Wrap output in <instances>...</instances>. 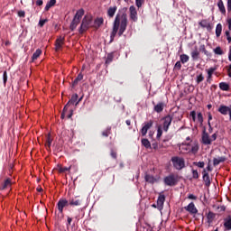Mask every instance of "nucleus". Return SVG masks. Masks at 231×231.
Segmentation results:
<instances>
[{
    "instance_id": "0e129e2a",
    "label": "nucleus",
    "mask_w": 231,
    "mask_h": 231,
    "mask_svg": "<svg viewBox=\"0 0 231 231\" xmlns=\"http://www.w3.org/2000/svg\"><path fill=\"white\" fill-rule=\"evenodd\" d=\"M66 111H68V108L65 109L63 108V113L61 114V118H64L65 115H66Z\"/></svg>"
},
{
    "instance_id": "79ce46f5",
    "label": "nucleus",
    "mask_w": 231,
    "mask_h": 231,
    "mask_svg": "<svg viewBox=\"0 0 231 231\" xmlns=\"http://www.w3.org/2000/svg\"><path fill=\"white\" fill-rule=\"evenodd\" d=\"M192 177L194 180H198L199 178V174L198 173V171L192 170Z\"/></svg>"
},
{
    "instance_id": "393cba45",
    "label": "nucleus",
    "mask_w": 231,
    "mask_h": 231,
    "mask_svg": "<svg viewBox=\"0 0 231 231\" xmlns=\"http://www.w3.org/2000/svg\"><path fill=\"white\" fill-rule=\"evenodd\" d=\"M56 3H57V0L49 1L45 6V12H48V10H50V8H51L52 6H55Z\"/></svg>"
},
{
    "instance_id": "2eb2a0df",
    "label": "nucleus",
    "mask_w": 231,
    "mask_h": 231,
    "mask_svg": "<svg viewBox=\"0 0 231 231\" xmlns=\"http://www.w3.org/2000/svg\"><path fill=\"white\" fill-rule=\"evenodd\" d=\"M199 26H201V28H207V30L208 32H210V30H212V24H210V23H208V21H207V20L200 21Z\"/></svg>"
},
{
    "instance_id": "6ab92c4d",
    "label": "nucleus",
    "mask_w": 231,
    "mask_h": 231,
    "mask_svg": "<svg viewBox=\"0 0 231 231\" xmlns=\"http://www.w3.org/2000/svg\"><path fill=\"white\" fill-rule=\"evenodd\" d=\"M116 10H118V7L116 5L109 7L107 10V15L108 17H115V14H116Z\"/></svg>"
},
{
    "instance_id": "cd10ccee",
    "label": "nucleus",
    "mask_w": 231,
    "mask_h": 231,
    "mask_svg": "<svg viewBox=\"0 0 231 231\" xmlns=\"http://www.w3.org/2000/svg\"><path fill=\"white\" fill-rule=\"evenodd\" d=\"M219 88L222 89V91H228V89H230V86L226 82L220 83Z\"/></svg>"
},
{
    "instance_id": "58836bf2",
    "label": "nucleus",
    "mask_w": 231,
    "mask_h": 231,
    "mask_svg": "<svg viewBox=\"0 0 231 231\" xmlns=\"http://www.w3.org/2000/svg\"><path fill=\"white\" fill-rule=\"evenodd\" d=\"M203 80H205V77H203V74H199V76H197V84L203 82Z\"/></svg>"
},
{
    "instance_id": "423d86ee",
    "label": "nucleus",
    "mask_w": 231,
    "mask_h": 231,
    "mask_svg": "<svg viewBox=\"0 0 231 231\" xmlns=\"http://www.w3.org/2000/svg\"><path fill=\"white\" fill-rule=\"evenodd\" d=\"M129 12L130 21H133V23H136V21H138V11H136V7H134V5L130 6Z\"/></svg>"
},
{
    "instance_id": "f3484780",
    "label": "nucleus",
    "mask_w": 231,
    "mask_h": 231,
    "mask_svg": "<svg viewBox=\"0 0 231 231\" xmlns=\"http://www.w3.org/2000/svg\"><path fill=\"white\" fill-rule=\"evenodd\" d=\"M83 16H84V9H79L77 11V13L74 16V20L80 23V19H82Z\"/></svg>"
},
{
    "instance_id": "c03bdc74",
    "label": "nucleus",
    "mask_w": 231,
    "mask_h": 231,
    "mask_svg": "<svg viewBox=\"0 0 231 231\" xmlns=\"http://www.w3.org/2000/svg\"><path fill=\"white\" fill-rule=\"evenodd\" d=\"M199 50H200V51H202V53H205V55H207V53H208L207 51V49L205 48L204 44L200 45Z\"/></svg>"
},
{
    "instance_id": "e433bc0d",
    "label": "nucleus",
    "mask_w": 231,
    "mask_h": 231,
    "mask_svg": "<svg viewBox=\"0 0 231 231\" xmlns=\"http://www.w3.org/2000/svg\"><path fill=\"white\" fill-rule=\"evenodd\" d=\"M203 180L204 181H208V183L210 182V179L208 177V172H207V170L203 171Z\"/></svg>"
},
{
    "instance_id": "5fc2aeb1",
    "label": "nucleus",
    "mask_w": 231,
    "mask_h": 231,
    "mask_svg": "<svg viewBox=\"0 0 231 231\" xmlns=\"http://www.w3.org/2000/svg\"><path fill=\"white\" fill-rule=\"evenodd\" d=\"M226 35L228 42H231L230 32L226 31Z\"/></svg>"
},
{
    "instance_id": "4d7b16f0",
    "label": "nucleus",
    "mask_w": 231,
    "mask_h": 231,
    "mask_svg": "<svg viewBox=\"0 0 231 231\" xmlns=\"http://www.w3.org/2000/svg\"><path fill=\"white\" fill-rule=\"evenodd\" d=\"M24 15H26V14L24 13V11H19V12H18V16H19V17H24Z\"/></svg>"
},
{
    "instance_id": "4be33fe9",
    "label": "nucleus",
    "mask_w": 231,
    "mask_h": 231,
    "mask_svg": "<svg viewBox=\"0 0 231 231\" xmlns=\"http://www.w3.org/2000/svg\"><path fill=\"white\" fill-rule=\"evenodd\" d=\"M217 6L221 14H226V9H225V4H223V0H218Z\"/></svg>"
},
{
    "instance_id": "72a5a7b5",
    "label": "nucleus",
    "mask_w": 231,
    "mask_h": 231,
    "mask_svg": "<svg viewBox=\"0 0 231 231\" xmlns=\"http://www.w3.org/2000/svg\"><path fill=\"white\" fill-rule=\"evenodd\" d=\"M225 162V158H222V157H220V158H215L214 160H213V165H219L221 162Z\"/></svg>"
},
{
    "instance_id": "bb28decb",
    "label": "nucleus",
    "mask_w": 231,
    "mask_h": 231,
    "mask_svg": "<svg viewBox=\"0 0 231 231\" xmlns=\"http://www.w3.org/2000/svg\"><path fill=\"white\" fill-rule=\"evenodd\" d=\"M154 111H156V113H162L163 111V103H158L154 106Z\"/></svg>"
},
{
    "instance_id": "4468645a",
    "label": "nucleus",
    "mask_w": 231,
    "mask_h": 231,
    "mask_svg": "<svg viewBox=\"0 0 231 231\" xmlns=\"http://www.w3.org/2000/svg\"><path fill=\"white\" fill-rule=\"evenodd\" d=\"M190 143H182L180 145V150L184 153V154H189L190 152Z\"/></svg>"
},
{
    "instance_id": "69168bd1",
    "label": "nucleus",
    "mask_w": 231,
    "mask_h": 231,
    "mask_svg": "<svg viewBox=\"0 0 231 231\" xmlns=\"http://www.w3.org/2000/svg\"><path fill=\"white\" fill-rule=\"evenodd\" d=\"M72 221H73V219L71 217H68V225H71Z\"/></svg>"
},
{
    "instance_id": "09e8293b",
    "label": "nucleus",
    "mask_w": 231,
    "mask_h": 231,
    "mask_svg": "<svg viewBox=\"0 0 231 231\" xmlns=\"http://www.w3.org/2000/svg\"><path fill=\"white\" fill-rule=\"evenodd\" d=\"M97 24H98V26H100V24H103L104 23V18H98L97 21H96Z\"/></svg>"
},
{
    "instance_id": "ea45409f",
    "label": "nucleus",
    "mask_w": 231,
    "mask_h": 231,
    "mask_svg": "<svg viewBox=\"0 0 231 231\" xmlns=\"http://www.w3.org/2000/svg\"><path fill=\"white\" fill-rule=\"evenodd\" d=\"M51 142H52L51 136L49 134V135L47 136L46 146H47V147H51Z\"/></svg>"
},
{
    "instance_id": "6e6d98bb",
    "label": "nucleus",
    "mask_w": 231,
    "mask_h": 231,
    "mask_svg": "<svg viewBox=\"0 0 231 231\" xmlns=\"http://www.w3.org/2000/svg\"><path fill=\"white\" fill-rule=\"evenodd\" d=\"M227 12H231V0H227Z\"/></svg>"
},
{
    "instance_id": "c756f323",
    "label": "nucleus",
    "mask_w": 231,
    "mask_h": 231,
    "mask_svg": "<svg viewBox=\"0 0 231 231\" xmlns=\"http://www.w3.org/2000/svg\"><path fill=\"white\" fill-rule=\"evenodd\" d=\"M69 205L74 206V207H79V205H80V199H71L69 200Z\"/></svg>"
},
{
    "instance_id": "603ef678",
    "label": "nucleus",
    "mask_w": 231,
    "mask_h": 231,
    "mask_svg": "<svg viewBox=\"0 0 231 231\" xmlns=\"http://www.w3.org/2000/svg\"><path fill=\"white\" fill-rule=\"evenodd\" d=\"M112 60H113V54H108L107 59H106V62H111Z\"/></svg>"
},
{
    "instance_id": "aec40b11",
    "label": "nucleus",
    "mask_w": 231,
    "mask_h": 231,
    "mask_svg": "<svg viewBox=\"0 0 231 231\" xmlns=\"http://www.w3.org/2000/svg\"><path fill=\"white\" fill-rule=\"evenodd\" d=\"M191 58L193 60H198V59H199V51H198V47H195V50L191 51Z\"/></svg>"
},
{
    "instance_id": "1a4fd4ad",
    "label": "nucleus",
    "mask_w": 231,
    "mask_h": 231,
    "mask_svg": "<svg viewBox=\"0 0 231 231\" xmlns=\"http://www.w3.org/2000/svg\"><path fill=\"white\" fill-rule=\"evenodd\" d=\"M184 208L185 210H187V212H189L191 215L198 214V208H196V205H194V202L189 203Z\"/></svg>"
},
{
    "instance_id": "680f3d73",
    "label": "nucleus",
    "mask_w": 231,
    "mask_h": 231,
    "mask_svg": "<svg viewBox=\"0 0 231 231\" xmlns=\"http://www.w3.org/2000/svg\"><path fill=\"white\" fill-rule=\"evenodd\" d=\"M42 4H43L42 0H37L36 1L37 6H42Z\"/></svg>"
},
{
    "instance_id": "bf43d9fd",
    "label": "nucleus",
    "mask_w": 231,
    "mask_h": 231,
    "mask_svg": "<svg viewBox=\"0 0 231 231\" xmlns=\"http://www.w3.org/2000/svg\"><path fill=\"white\" fill-rule=\"evenodd\" d=\"M109 133H110V129H107V130H106L105 132H103L102 134H103L104 136H109Z\"/></svg>"
},
{
    "instance_id": "f8f14e48",
    "label": "nucleus",
    "mask_w": 231,
    "mask_h": 231,
    "mask_svg": "<svg viewBox=\"0 0 231 231\" xmlns=\"http://www.w3.org/2000/svg\"><path fill=\"white\" fill-rule=\"evenodd\" d=\"M68 205H69L68 200L60 199L58 202V210H59V212H60V214H62V212L64 210V207H68Z\"/></svg>"
},
{
    "instance_id": "338daca9",
    "label": "nucleus",
    "mask_w": 231,
    "mask_h": 231,
    "mask_svg": "<svg viewBox=\"0 0 231 231\" xmlns=\"http://www.w3.org/2000/svg\"><path fill=\"white\" fill-rule=\"evenodd\" d=\"M72 84H73V86H77V85L79 84V80H77V79H75Z\"/></svg>"
},
{
    "instance_id": "3c124183",
    "label": "nucleus",
    "mask_w": 231,
    "mask_h": 231,
    "mask_svg": "<svg viewBox=\"0 0 231 231\" xmlns=\"http://www.w3.org/2000/svg\"><path fill=\"white\" fill-rule=\"evenodd\" d=\"M188 199H189L196 200V199H198V197H196L194 194H189V195L188 196Z\"/></svg>"
},
{
    "instance_id": "2f4dec72",
    "label": "nucleus",
    "mask_w": 231,
    "mask_h": 231,
    "mask_svg": "<svg viewBox=\"0 0 231 231\" xmlns=\"http://www.w3.org/2000/svg\"><path fill=\"white\" fill-rule=\"evenodd\" d=\"M208 82L212 79V75H214V71H216V68H210L208 70Z\"/></svg>"
},
{
    "instance_id": "774afa93",
    "label": "nucleus",
    "mask_w": 231,
    "mask_h": 231,
    "mask_svg": "<svg viewBox=\"0 0 231 231\" xmlns=\"http://www.w3.org/2000/svg\"><path fill=\"white\" fill-rule=\"evenodd\" d=\"M228 59H229V60L231 61V48H230V50H229Z\"/></svg>"
},
{
    "instance_id": "473e14b6",
    "label": "nucleus",
    "mask_w": 231,
    "mask_h": 231,
    "mask_svg": "<svg viewBox=\"0 0 231 231\" xmlns=\"http://www.w3.org/2000/svg\"><path fill=\"white\" fill-rule=\"evenodd\" d=\"M142 145H143L145 149H151V142H149L147 139H142Z\"/></svg>"
},
{
    "instance_id": "49530a36",
    "label": "nucleus",
    "mask_w": 231,
    "mask_h": 231,
    "mask_svg": "<svg viewBox=\"0 0 231 231\" xmlns=\"http://www.w3.org/2000/svg\"><path fill=\"white\" fill-rule=\"evenodd\" d=\"M3 79H4V84H6L8 80V74L6 73V71L4 72Z\"/></svg>"
},
{
    "instance_id": "b1692460",
    "label": "nucleus",
    "mask_w": 231,
    "mask_h": 231,
    "mask_svg": "<svg viewBox=\"0 0 231 231\" xmlns=\"http://www.w3.org/2000/svg\"><path fill=\"white\" fill-rule=\"evenodd\" d=\"M221 32H223V25H221V23H217L216 27L217 37H221Z\"/></svg>"
},
{
    "instance_id": "a878e982",
    "label": "nucleus",
    "mask_w": 231,
    "mask_h": 231,
    "mask_svg": "<svg viewBox=\"0 0 231 231\" xmlns=\"http://www.w3.org/2000/svg\"><path fill=\"white\" fill-rule=\"evenodd\" d=\"M145 181H147L148 183H154L156 181V179H154L153 176L146 174L144 177Z\"/></svg>"
},
{
    "instance_id": "a19ab883",
    "label": "nucleus",
    "mask_w": 231,
    "mask_h": 231,
    "mask_svg": "<svg viewBox=\"0 0 231 231\" xmlns=\"http://www.w3.org/2000/svg\"><path fill=\"white\" fill-rule=\"evenodd\" d=\"M145 0H135V5L137 8H142V5H143Z\"/></svg>"
},
{
    "instance_id": "c9c22d12",
    "label": "nucleus",
    "mask_w": 231,
    "mask_h": 231,
    "mask_svg": "<svg viewBox=\"0 0 231 231\" xmlns=\"http://www.w3.org/2000/svg\"><path fill=\"white\" fill-rule=\"evenodd\" d=\"M180 61L182 62V64H185V62H189V55L181 54L180 55Z\"/></svg>"
},
{
    "instance_id": "052dcab7",
    "label": "nucleus",
    "mask_w": 231,
    "mask_h": 231,
    "mask_svg": "<svg viewBox=\"0 0 231 231\" xmlns=\"http://www.w3.org/2000/svg\"><path fill=\"white\" fill-rule=\"evenodd\" d=\"M226 23H227L228 28H229V30L231 32V18H227Z\"/></svg>"
},
{
    "instance_id": "6e6552de",
    "label": "nucleus",
    "mask_w": 231,
    "mask_h": 231,
    "mask_svg": "<svg viewBox=\"0 0 231 231\" xmlns=\"http://www.w3.org/2000/svg\"><path fill=\"white\" fill-rule=\"evenodd\" d=\"M152 124H153L152 121L144 123L143 128L141 129L142 136H145V134H147V132L149 131V129L152 127Z\"/></svg>"
},
{
    "instance_id": "864d4df0",
    "label": "nucleus",
    "mask_w": 231,
    "mask_h": 231,
    "mask_svg": "<svg viewBox=\"0 0 231 231\" xmlns=\"http://www.w3.org/2000/svg\"><path fill=\"white\" fill-rule=\"evenodd\" d=\"M82 79H84V76L82 74H79L78 77L76 78V80H78V82H80Z\"/></svg>"
},
{
    "instance_id": "a211bd4d",
    "label": "nucleus",
    "mask_w": 231,
    "mask_h": 231,
    "mask_svg": "<svg viewBox=\"0 0 231 231\" xmlns=\"http://www.w3.org/2000/svg\"><path fill=\"white\" fill-rule=\"evenodd\" d=\"M79 98V95L75 94L71 97V99L67 103V105L64 107V111H66V109H68V107H69V106H71V104H75V102H77V99Z\"/></svg>"
},
{
    "instance_id": "ddd939ff",
    "label": "nucleus",
    "mask_w": 231,
    "mask_h": 231,
    "mask_svg": "<svg viewBox=\"0 0 231 231\" xmlns=\"http://www.w3.org/2000/svg\"><path fill=\"white\" fill-rule=\"evenodd\" d=\"M230 111H231V107H228L225 105H221L218 107V113H220L221 115H230Z\"/></svg>"
},
{
    "instance_id": "f257e3e1",
    "label": "nucleus",
    "mask_w": 231,
    "mask_h": 231,
    "mask_svg": "<svg viewBox=\"0 0 231 231\" xmlns=\"http://www.w3.org/2000/svg\"><path fill=\"white\" fill-rule=\"evenodd\" d=\"M125 30H127V14H116L110 35L111 39H115V37H116V33L121 37V35H124V32H125Z\"/></svg>"
},
{
    "instance_id": "9d476101",
    "label": "nucleus",
    "mask_w": 231,
    "mask_h": 231,
    "mask_svg": "<svg viewBox=\"0 0 231 231\" xmlns=\"http://www.w3.org/2000/svg\"><path fill=\"white\" fill-rule=\"evenodd\" d=\"M172 123V117L171 116H165L163 118V130L168 132L169 131V126Z\"/></svg>"
},
{
    "instance_id": "37998d69",
    "label": "nucleus",
    "mask_w": 231,
    "mask_h": 231,
    "mask_svg": "<svg viewBox=\"0 0 231 231\" xmlns=\"http://www.w3.org/2000/svg\"><path fill=\"white\" fill-rule=\"evenodd\" d=\"M70 170H71V166L63 167V168H60V172H66L67 171H70Z\"/></svg>"
},
{
    "instance_id": "a18cd8bd",
    "label": "nucleus",
    "mask_w": 231,
    "mask_h": 231,
    "mask_svg": "<svg viewBox=\"0 0 231 231\" xmlns=\"http://www.w3.org/2000/svg\"><path fill=\"white\" fill-rule=\"evenodd\" d=\"M46 23H48V19L40 20L39 26H41V28H42V26H44V24H46Z\"/></svg>"
},
{
    "instance_id": "f704fd0d",
    "label": "nucleus",
    "mask_w": 231,
    "mask_h": 231,
    "mask_svg": "<svg viewBox=\"0 0 231 231\" xmlns=\"http://www.w3.org/2000/svg\"><path fill=\"white\" fill-rule=\"evenodd\" d=\"M80 22L73 19L72 23H70V30L73 32V30H75V28H77V26H79Z\"/></svg>"
},
{
    "instance_id": "f03ea898",
    "label": "nucleus",
    "mask_w": 231,
    "mask_h": 231,
    "mask_svg": "<svg viewBox=\"0 0 231 231\" xmlns=\"http://www.w3.org/2000/svg\"><path fill=\"white\" fill-rule=\"evenodd\" d=\"M217 139V134H213L211 137L206 132H204L202 134V143H204V145H210V143H212V142H216Z\"/></svg>"
},
{
    "instance_id": "de8ad7c7",
    "label": "nucleus",
    "mask_w": 231,
    "mask_h": 231,
    "mask_svg": "<svg viewBox=\"0 0 231 231\" xmlns=\"http://www.w3.org/2000/svg\"><path fill=\"white\" fill-rule=\"evenodd\" d=\"M197 167H199L200 169H203V167H205V162H197Z\"/></svg>"
},
{
    "instance_id": "9b49d317",
    "label": "nucleus",
    "mask_w": 231,
    "mask_h": 231,
    "mask_svg": "<svg viewBox=\"0 0 231 231\" xmlns=\"http://www.w3.org/2000/svg\"><path fill=\"white\" fill-rule=\"evenodd\" d=\"M63 45H64V37L60 36L56 40V43H55V50H56V51H59V50H61Z\"/></svg>"
},
{
    "instance_id": "e2e57ef3",
    "label": "nucleus",
    "mask_w": 231,
    "mask_h": 231,
    "mask_svg": "<svg viewBox=\"0 0 231 231\" xmlns=\"http://www.w3.org/2000/svg\"><path fill=\"white\" fill-rule=\"evenodd\" d=\"M111 156H112V158L116 159V152L112 151L111 152Z\"/></svg>"
},
{
    "instance_id": "0eeeda50",
    "label": "nucleus",
    "mask_w": 231,
    "mask_h": 231,
    "mask_svg": "<svg viewBox=\"0 0 231 231\" xmlns=\"http://www.w3.org/2000/svg\"><path fill=\"white\" fill-rule=\"evenodd\" d=\"M164 183L165 185H168L169 187H172L176 185V176L174 174H171L164 178Z\"/></svg>"
},
{
    "instance_id": "39448f33",
    "label": "nucleus",
    "mask_w": 231,
    "mask_h": 231,
    "mask_svg": "<svg viewBox=\"0 0 231 231\" xmlns=\"http://www.w3.org/2000/svg\"><path fill=\"white\" fill-rule=\"evenodd\" d=\"M89 24H91V18L85 16L80 25L79 33H84V32H87V30L89 28Z\"/></svg>"
},
{
    "instance_id": "412c9836",
    "label": "nucleus",
    "mask_w": 231,
    "mask_h": 231,
    "mask_svg": "<svg viewBox=\"0 0 231 231\" xmlns=\"http://www.w3.org/2000/svg\"><path fill=\"white\" fill-rule=\"evenodd\" d=\"M224 226L226 230H231V217H227L225 219Z\"/></svg>"
},
{
    "instance_id": "dca6fc26",
    "label": "nucleus",
    "mask_w": 231,
    "mask_h": 231,
    "mask_svg": "<svg viewBox=\"0 0 231 231\" xmlns=\"http://www.w3.org/2000/svg\"><path fill=\"white\" fill-rule=\"evenodd\" d=\"M163 203H165V196L160 195L157 199V208H159L160 209L163 208Z\"/></svg>"
},
{
    "instance_id": "20e7f679",
    "label": "nucleus",
    "mask_w": 231,
    "mask_h": 231,
    "mask_svg": "<svg viewBox=\"0 0 231 231\" xmlns=\"http://www.w3.org/2000/svg\"><path fill=\"white\" fill-rule=\"evenodd\" d=\"M189 118H191L193 122H197V124L203 125V114H201V112L196 113L194 110L191 111L189 113Z\"/></svg>"
},
{
    "instance_id": "5701e85b",
    "label": "nucleus",
    "mask_w": 231,
    "mask_h": 231,
    "mask_svg": "<svg viewBox=\"0 0 231 231\" xmlns=\"http://www.w3.org/2000/svg\"><path fill=\"white\" fill-rule=\"evenodd\" d=\"M198 151H199V145H198V143H194L190 144V152H192V154H196Z\"/></svg>"
},
{
    "instance_id": "7ed1b4c3",
    "label": "nucleus",
    "mask_w": 231,
    "mask_h": 231,
    "mask_svg": "<svg viewBox=\"0 0 231 231\" xmlns=\"http://www.w3.org/2000/svg\"><path fill=\"white\" fill-rule=\"evenodd\" d=\"M171 162L173 163V167L177 169V171H181L185 167V160L180 157H172Z\"/></svg>"
},
{
    "instance_id": "13d9d810",
    "label": "nucleus",
    "mask_w": 231,
    "mask_h": 231,
    "mask_svg": "<svg viewBox=\"0 0 231 231\" xmlns=\"http://www.w3.org/2000/svg\"><path fill=\"white\" fill-rule=\"evenodd\" d=\"M175 68H177L178 69H181V62L177 61L175 64Z\"/></svg>"
},
{
    "instance_id": "7c9ffc66",
    "label": "nucleus",
    "mask_w": 231,
    "mask_h": 231,
    "mask_svg": "<svg viewBox=\"0 0 231 231\" xmlns=\"http://www.w3.org/2000/svg\"><path fill=\"white\" fill-rule=\"evenodd\" d=\"M42 51L41 49H37L36 51L32 54V60H37L38 57H41Z\"/></svg>"
},
{
    "instance_id": "8fccbe9b",
    "label": "nucleus",
    "mask_w": 231,
    "mask_h": 231,
    "mask_svg": "<svg viewBox=\"0 0 231 231\" xmlns=\"http://www.w3.org/2000/svg\"><path fill=\"white\" fill-rule=\"evenodd\" d=\"M162 134V128L159 127L158 130H157V138H161Z\"/></svg>"
},
{
    "instance_id": "4c0bfd02",
    "label": "nucleus",
    "mask_w": 231,
    "mask_h": 231,
    "mask_svg": "<svg viewBox=\"0 0 231 231\" xmlns=\"http://www.w3.org/2000/svg\"><path fill=\"white\" fill-rule=\"evenodd\" d=\"M214 53L216 55H223L224 52L221 47H217L216 49H214Z\"/></svg>"
},
{
    "instance_id": "c85d7f7f",
    "label": "nucleus",
    "mask_w": 231,
    "mask_h": 231,
    "mask_svg": "<svg viewBox=\"0 0 231 231\" xmlns=\"http://www.w3.org/2000/svg\"><path fill=\"white\" fill-rule=\"evenodd\" d=\"M12 186V180L10 179H6L4 184L2 185V189L5 190V189H8V187Z\"/></svg>"
}]
</instances>
